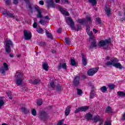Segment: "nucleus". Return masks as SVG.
Returning <instances> with one entry per match:
<instances>
[{
	"label": "nucleus",
	"mask_w": 125,
	"mask_h": 125,
	"mask_svg": "<svg viewBox=\"0 0 125 125\" xmlns=\"http://www.w3.org/2000/svg\"><path fill=\"white\" fill-rule=\"evenodd\" d=\"M105 65L106 66H113L115 68L122 70L123 65L119 62V60L116 58H110L106 57L105 59Z\"/></svg>",
	"instance_id": "nucleus-1"
},
{
	"label": "nucleus",
	"mask_w": 125,
	"mask_h": 125,
	"mask_svg": "<svg viewBox=\"0 0 125 125\" xmlns=\"http://www.w3.org/2000/svg\"><path fill=\"white\" fill-rule=\"evenodd\" d=\"M15 80L16 84L17 85H22L23 84V81H24V77H23V73L21 71H17L15 76Z\"/></svg>",
	"instance_id": "nucleus-2"
},
{
	"label": "nucleus",
	"mask_w": 125,
	"mask_h": 125,
	"mask_svg": "<svg viewBox=\"0 0 125 125\" xmlns=\"http://www.w3.org/2000/svg\"><path fill=\"white\" fill-rule=\"evenodd\" d=\"M65 20L66 21V22L68 25H70V26L71 27L72 30H75V31H79V30H81L82 29V27L81 26L77 25L75 27L74 26V21L72 20V19L70 17H66Z\"/></svg>",
	"instance_id": "nucleus-3"
},
{
	"label": "nucleus",
	"mask_w": 125,
	"mask_h": 125,
	"mask_svg": "<svg viewBox=\"0 0 125 125\" xmlns=\"http://www.w3.org/2000/svg\"><path fill=\"white\" fill-rule=\"evenodd\" d=\"M110 43H111L110 40L106 39L100 41L98 43V45L99 47H103L104 49H108Z\"/></svg>",
	"instance_id": "nucleus-4"
},
{
	"label": "nucleus",
	"mask_w": 125,
	"mask_h": 125,
	"mask_svg": "<svg viewBox=\"0 0 125 125\" xmlns=\"http://www.w3.org/2000/svg\"><path fill=\"white\" fill-rule=\"evenodd\" d=\"M5 51L7 53H9L10 52V47H12V46H13V44H12V42L8 39L5 41Z\"/></svg>",
	"instance_id": "nucleus-5"
},
{
	"label": "nucleus",
	"mask_w": 125,
	"mask_h": 125,
	"mask_svg": "<svg viewBox=\"0 0 125 125\" xmlns=\"http://www.w3.org/2000/svg\"><path fill=\"white\" fill-rule=\"evenodd\" d=\"M8 71V65L6 63H4L2 66L0 68V73L2 75H5V72Z\"/></svg>",
	"instance_id": "nucleus-6"
},
{
	"label": "nucleus",
	"mask_w": 125,
	"mask_h": 125,
	"mask_svg": "<svg viewBox=\"0 0 125 125\" xmlns=\"http://www.w3.org/2000/svg\"><path fill=\"white\" fill-rule=\"evenodd\" d=\"M99 69V67H95L90 69L87 71V74L88 76H92L93 75H95L97 73V71Z\"/></svg>",
	"instance_id": "nucleus-7"
},
{
	"label": "nucleus",
	"mask_w": 125,
	"mask_h": 125,
	"mask_svg": "<svg viewBox=\"0 0 125 125\" xmlns=\"http://www.w3.org/2000/svg\"><path fill=\"white\" fill-rule=\"evenodd\" d=\"M77 22L80 23V24H84L86 22L91 23V18H90V17H86V19H79Z\"/></svg>",
	"instance_id": "nucleus-8"
},
{
	"label": "nucleus",
	"mask_w": 125,
	"mask_h": 125,
	"mask_svg": "<svg viewBox=\"0 0 125 125\" xmlns=\"http://www.w3.org/2000/svg\"><path fill=\"white\" fill-rule=\"evenodd\" d=\"M23 34L24 40L26 41L30 40V39L32 38V33L29 31L24 30L23 31Z\"/></svg>",
	"instance_id": "nucleus-9"
},
{
	"label": "nucleus",
	"mask_w": 125,
	"mask_h": 125,
	"mask_svg": "<svg viewBox=\"0 0 125 125\" xmlns=\"http://www.w3.org/2000/svg\"><path fill=\"white\" fill-rule=\"evenodd\" d=\"M92 120L94 122V123H97L98 121L100 122V125H103V119H102L99 115L94 116Z\"/></svg>",
	"instance_id": "nucleus-10"
},
{
	"label": "nucleus",
	"mask_w": 125,
	"mask_h": 125,
	"mask_svg": "<svg viewBox=\"0 0 125 125\" xmlns=\"http://www.w3.org/2000/svg\"><path fill=\"white\" fill-rule=\"evenodd\" d=\"M87 109H88V106H82L76 109V110H75L74 113H77L79 112H85Z\"/></svg>",
	"instance_id": "nucleus-11"
},
{
	"label": "nucleus",
	"mask_w": 125,
	"mask_h": 125,
	"mask_svg": "<svg viewBox=\"0 0 125 125\" xmlns=\"http://www.w3.org/2000/svg\"><path fill=\"white\" fill-rule=\"evenodd\" d=\"M29 83L32 84H39L41 83V80L40 79H30L29 80Z\"/></svg>",
	"instance_id": "nucleus-12"
},
{
	"label": "nucleus",
	"mask_w": 125,
	"mask_h": 125,
	"mask_svg": "<svg viewBox=\"0 0 125 125\" xmlns=\"http://www.w3.org/2000/svg\"><path fill=\"white\" fill-rule=\"evenodd\" d=\"M35 9L36 11L38 12V14L37 15V17L38 18H42V10H40V7L39 6H37L35 7Z\"/></svg>",
	"instance_id": "nucleus-13"
},
{
	"label": "nucleus",
	"mask_w": 125,
	"mask_h": 125,
	"mask_svg": "<svg viewBox=\"0 0 125 125\" xmlns=\"http://www.w3.org/2000/svg\"><path fill=\"white\" fill-rule=\"evenodd\" d=\"M59 70H61V69H63V70H66L67 69V65L65 62L62 63H60L58 66Z\"/></svg>",
	"instance_id": "nucleus-14"
},
{
	"label": "nucleus",
	"mask_w": 125,
	"mask_h": 125,
	"mask_svg": "<svg viewBox=\"0 0 125 125\" xmlns=\"http://www.w3.org/2000/svg\"><path fill=\"white\" fill-rule=\"evenodd\" d=\"M86 30V32L87 33V35H88V36H89L90 37V39H94V37L93 36H92V34H93L92 31H91L89 30V27L87 26Z\"/></svg>",
	"instance_id": "nucleus-15"
},
{
	"label": "nucleus",
	"mask_w": 125,
	"mask_h": 125,
	"mask_svg": "<svg viewBox=\"0 0 125 125\" xmlns=\"http://www.w3.org/2000/svg\"><path fill=\"white\" fill-rule=\"evenodd\" d=\"M59 9L61 12H62V14H63V15H65L66 16H69V15H70L69 12L64 10V9H63L62 7H60Z\"/></svg>",
	"instance_id": "nucleus-16"
},
{
	"label": "nucleus",
	"mask_w": 125,
	"mask_h": 125,
	"mask_svg": "<svg viewBox=\"0 0 125 125\" xmlns=\"http://www.w3.org/2000/svg\"><path fill=\"white\" fill-rule=\"evenodd\" d=\"M92 41L90 46V48H94V47H96L97 46V44L96 43V40L94 39V38L92 39Z\"/></svg>",
	"instance_id": "nucleus-17"
},
{
	"label": "nucleus",
	"mask_w": 125,
	"mask_h": 125,
	"mask_svg": "<svg viewBox=\"0 0 125 125\" xmlns=\"http://www.w3.org/2000/svg\"><path fill=\"white\" fill-rule=\"evenodd\" d=\"M79 81H80V77L76 76L74 78V83L75 85H76V86H78V85H79V84L80 83Z\"/></svg>",
	"instance_id": "nucleus-18"
},
{
	"label": "nucleus",
	"mask_w": 125,
	"mask_h": 125,
	"mask_svg": "<svg viewBox=\"0 0 125 125\" xmlns=\"http://www.w3.org/2000/svg\"><path fill=\"white\" fill-rule=\"evenodd\" d=\"M48 7H54L55 5L54 3H53V0H49L47 1Z\"/></svg>",
	"instance_id": "nucleus-19"
},
{
	"label": "nucleus",
	"mask_w": 125,
	"mask_h": 125,
	"mask_svg": "<svg viewBox=\"0 0 125 125\" xmlns=\"http://www.w3.org/2000/svg\"><path fill=\"white\" fill-rule=\"evenodd\" d=\"M3 14L6 15V16H9V17H11L12 18H14V16L13 14L9 13V12L5 11L3 12Z\"/></svg>",
	"instance_id": "nucleus-20"
},
{
	"label": "nucleus",
	"mask_w": 125,
	"mask_h": 125,
	"mask_svg": "<svg viewBox=\"0 0 125 125\" xmlns=\"http://www.w3.org/2000/svg\"><path fill=\"white\" fill-rule=\"evenodd\" d=\"M42 67L45 71H48V63H47V62H45L43 63Z\"/></svg>",
	"instance_id": "nucleus-21"
},
{
	"label": "nucleus",
	"mask_w": 125,
	"mask_h": 125,
	"mask_svg": "<svg viewBox=\"0 0 125 125\" xmlns=\"http://www.w3.org/2000/svg\"><path fill=\"white\" fill-rule=\"evenodd\" d=\"M72 107V106L71 105H68L65 110V116H68L69 115V114H70V110L71 109V108Z\"/></svg>",
	"instance_id": "nucleus-22"
},
{
	"label": "nucleus",
	"mask_w": 125,
	"mask_h": 125,
	"mask_svg": "<svg viewBox=\"0 0 125 125\" xmlns=\"http://www.w3.org/2000/svg\"><path fill=\"white\" fill-rule=\"evenodd\" d=\"M85 118L87 121H91L92 120V115L90 114V113H88L85 115Z\"/></svg>",
	"instance_id": "nucleus-23"
},
{
	"label": "nucleus",
	"mask_w": 125,
	"mask_h": 125,
	"mask_svg": "<svg viewBox=\"0 0 125 125\" xmlns=\"http://www.w3.org/2000/svg\"><path fill=\"white\" fill-rule=\"evenodd\" d=\"M82 64L84 66H86V64H87L86 58H85V57L83 55L82 56Z\"/></svg>",
	"instance_id": "nucleus-24"
},
{
	"label": "nucleus",
	"mask_w": 125,
	"mask_h": 125,
	"mask_svg": "<svg viewBox=\"0 0 125 125\" xmlns=\"http://www.w3.org/2000/svg\"><path fill=\"white\" fill-rule=\"evenodd\" d=\"M6 2V4L8 5L10 3L11 0H4ZM14 3L15 4H17L18 3V0H14Z\"/></svg>",
	"instance_id": "nucleus-25"
},
{
	"label": "nucleus",
	"mask_w": 125,
	"mask_h": 125,
	"mask_svg": "<svg viewBox=\"0 0 125 125\" xmlns=\"http://www.w3.org/2000/svg\"><path fill=\"white\" fill-rule=\"evenodd\" d=\"M40 118H45L46 117V113L44 111H41L40 112Z\"/></svg>",
	"instance_id": "nucleus-26"
},
{
	"label": "nucleus",
	"mask_w": 125,
	"mask_h": 125,
	"mask_svg": "<svg viewBox=\"0 0 125 125\" xmlns=\"http://www.w3.org/2000/svg\"><path fill=\"white\" fill-rule=\"evenodd\" d=\"M106 113H110L111 114L113 113V109L110 106H107L106 108Z\"/></svg>",
	"instance_id": "nucleus-27"
},
{
	"label": "nucleus",
	"mask_w": 125,
	"mask_h": 125,
	"mask_svg": "<svg viewBox=\"0 0 125 125\" xmlns=\"http://www.w3.org/2000/svg\"><path fill=\"white\" fill-rule=\"evenodd\" d=\"M105 11L107 14V16H110V14H111V9L110 8H105Z\"/></svg>",
	"instance_id": "nucleus-28"
},
{
	"label": "nucleus",
	"mask_w": 125,
	"mask_h": 125,
	"mask_svg": "<svg viewBox=\"0 0 125 125\" xmlns=\"http://www.w3.org/2000/svg\"><path fill=\"white\" fill-rule=\"evenodd\" d=\"M89 2L90 3H91L92 5H96L97 3V1H96V0H88Z\"/></svg>",
	"instance_id": "nucleus-29"
},
{
	"label": "nucleus",
	"mask_w": 125,
	"mask_h": 125,
	"mask_svg": "<svg viewBox=\"0 0 125 125\" xmlns=\"http://www.w3.org/2000/svg\"><path fill=\"white\" fill-rule=\"evenodd\" d=\"M48 86L50 88H55V85L54 84V82H52L51 83H50L48 84Z\"/></svg>",
	"instance_id": "nucleus-30"
},
{
	"label": "nucleus",
	"mask_w": 125,
	"mask_h": 125,
	"mask_svg": "<svg viewBox=\"0 0 125 125\" xmlns=\"http://www.w3.org/2000/svg\"><path fill=\"white\" fill-rule=\"evenodd\" d=\"M101 90L102 92L105 93V92H106V91H107V87L105 86H102L101 88Z\"/></svg>",
	"instance_id": "nucleus-31"
},
{
	"label": "nucleus",
	"mask_w": 125,
	"mask_h": 125,
	"mask_svg": "<svg viewBox=\"0 0 125 125\" xmlns=\"http://www.w3.org/2000/svg\"><path fill=\"white\" fill-rule=\"evenodd\" d=\"M45 33L48 38H49L50 39H52V35L50 33H49V32L46 30V29H45Z\"/></svg>",
	"instance_id": "nucleus-32"
},
{
	"label": "nucleus",
	"mask_w": 125,
	"mask_h": 125,
	"mask_svg": "<svg viewBox=\"0 0 125 125\" xmlns=\"http://www.w3.org/2000/svg\"><path fill=\"white\" fill-rule=\"evenodd\" d=\"M21 110L23 113H24V114H28V113H29V110L25 107H22Z\"/></svg>",
	"instance_id": "nucleus-33"
},
{
	"label": "nucleus",
	"mask_w": 125,
	"mask_h": 125,
	"mask_svg": "<svg viewBox=\"0 0 125 125\" xmlns=\"http://www.w3.org/2000/svg\"><path fill=\"white\" fill-rule=\"evenodd\" d=\"M4 105V101L3 100L0 99V109H1V107H2Z\"/></svg>",
	"instance_id": "nucleus-34"
},
{
	"label": "nucleus",
	"mask_w": 125,
	"mask_h": 125,
	"mask_svg": "<svg viewBox=\"0 0 125 125\" xmlns=\"http://www.w3.org/2000/svg\"><path fill=\"white\" fill-rule=\"evenodd\" d=\"M62 89H63V88L62 87V86H61V85H58L56 86V90L57 91H60L62 90Z\"/></svg>",
	"instance_id": "nucleus-35"
},
{
	"label": "nucleus",
	"mask_w": 125,
	"mask_h": 125,
	"mask_svg": "<svg viewBox=\"0 0 125 125\" xmlns=\"http://www.w3.org/2000/svg\"><path fill=\"white\" fill-rule=\"evenodd\" d=\"M37 104V105H38V106H41V105H42V99L38 100Z\"/></svg>",
	"instance_id": "nucleus-36"
},
{
	"label": "nucleus",
	"mask_w": 125,
	"mask_h": 125,
	"mask_svg": "<svg viewBox=\"0 0 125 125\" xmlns=\"http://www.w3.org/2000/svg\"><path fill=\"white\" fill-rule=\"evenodd\" d=\"M118 94L119 96H125V92L123 91L118 92Z\"/></svg>",
	"instance_id": "nucleus-37"
},
{
	"label": "nucleus",
	"mask_w": 125,
	"mask_h": 125,
	"mask_svg": "<svg viewBox=\"0 0 125 125\" xmlns=\"http://www.w3.org/2000/svg\"><path fill=\"white\" fill-rule=\"evenodd\" d=\"M31 113L33 116L37 115V111H36V109H35V108L32 109V110H31Z\"/></svg>",
	"instance_id": "nucleus-38"
},
{
	"label": "nucleus",
	"mask_w": 125,
	"mask_h": 125,
	"mask_svg": "<svg viewBox=\"0 0 125 125\" xmlns=\"http://www.w3.org/2000/svg\"><path fill=\"white\" fill-rule=\"evenodd\" d=\"M39 22L41 23V25H44L46 23V21L44 20L41 19Z\"/></svg>",
	"instance_id": "nucleus-39"
},
{
	"label": "nucleus",
	"mask_w": 125,
	"mask_h": 125,
	"mask_svg": "<svg viewBox=\"0 0 125 125\" xmlns=\"http://www.w3.org/2000/svg\"><path fill=\"white\" fill-rule=\"evenodd\" d=\"M70 63L72 66H75L76 65V61L74 59L70 60Z\"/></svg>",
	"instance_id": "nucleus-40"
},
{
	"label": "nucleus",
	"mask_w": 125,
	"mask_h": 125,
	"mask_svg": "<svg viewBox=\"0 0 125 125\" xmlns=\"http://www.w3.org/2000/svg\"><path fill=\"white\" fill-rule=\"evenodd\" d=\"M37 32L39 34H42V33L43 32V29H42V28L40 27L39 28H38L37 29Z\"/></svg>",
	"instance_id": "nucleus-41"
},
{
	"label": "nucleus",
	"mask_w": 125,
	"mask_h": 125,
	"mask_svg": "<svg viewBox=\"0 0 125 125\" xmlns=\"http://www.w3.org/2000/svg\"><path fill=\"white\" fill-rule=\"evenodd\" d=\"M115 85L113 84H110L108 85V87L109 89H114V88H115Z\"/></svg>",
	"instance_id": "nucleus-42"
},
{
	"label": "nucleus",
	"mask_w": 125,
	"mask_h": 125,
	"mask_svg": "<svg viewBox=\"0 0 125 125\" xmlns=\"http://www.w3.org/2000/svg\"><path fill=\"white\" fill-rule=\"evenodd\" d=\"M96 24H100V23H101V20H100V18H96Z\"/></svg>",
	"instance_id": "nucleus-43"
},
{
	"label": "nucleus",
	"mask_w": 125,
	"mask_h": 125,
	"mask_svg": "<svg viewBox=\"0 0 125 125\" xmlns=\"http://www.w3.org/2000/svg\"><path fill=\"white\" fill-rule=\"evenodd\" d=\"M94 96H95V93H94V92H91L90 95V98L92 99V98H93Z\"/></svg>",
	"instance_id": "nucleus-44"
},
{
	"label": "nucleus",
	"mask_w": 125,
	"mask_h": 125,
	"mask_svg": "<svg viewBox=\"0 0 125 125\" xmlns=\"http://www.w3.org/2000/svg\"><path fill=\"white\" fill-rule=\"evenodd\" d=\"M77 94L78 95H81L83 91H82L81 89H77Z\"/></svg>",
	"instance_id": "nucleus-45"
},
{
	"label": "nucleus",
	"mask_w": 125,
	"mask_h": 125,
	"mask_svg": "<svg viewBox=\"0 0 125 125\" xmlns=\"http://www.w3.org/2000/svg\"><path fill=\"white\" fill-rule=\"evenodd\" d=\"M64 42L66 44H69V43H70V40H69L68 38H65L64 40Z\"/></svg>",
	"instance_id": "nucleus-46"
},
{
	"label": "nucleus",
	"mask_w": 125,
	"mask_h": 125,
	"mask_svg": "<svg viewBox=\"0 0 125 125\" xmlns=\"http://www.w3.org/2000/svg\"><path fill=\"white\" fill-rule=\"evenodd\" d=\"M63 122H64V120H63L59 121L58 122L57 125H63Z\"/></svg>",
	"instance_id": "nucleus-47"
},
{
	"label": "nucleus",
	"mask_w": 125,
	"mask_h": 125,
	"mask_svg": "<svg viewBox=\"0 0 125 125\" xmlns=\"http://www.w3.org/2000/svg\"><path fill=\"white\" fill-rule=\"evenodd\" d=\"M104 125H111V122L108 121V120L104 123Z\"/></svg>",
	"instance_id": "nucleus-48"
},
{
	"label": "nucleus",
	"mask_w": 125,
	"mask_h": 125,
	"mask_svg": "<svg viewBox=\"0 0 125 125\" xmlns=\"http://www.w3.org/2000/svg\"><path fill=\"white\" fill-rule=\"evenodd\" d=\"M62 3H69V1L68 0H61Z\"/></svg>",
	"instance_id": "nucleus-49"
},
{
	"label": "nucleus",
	"mask_w": 125,
	"mask_h": 125,
	"mask_svg": "<svg viewBox=\"0 0 125 125\" xmlns=\"http://www.w3.org/2000/svg\"><path fill=\"white\" fill-rule=\"evenodd\" d=\"M7 95H8L9 98H10V99H12V97L11 96V92L7 93Z\"/></svg>",
	"instance_id": "nucleus-50"
},
{
	"label": "nucleus",
	"mask_w": 125,
	"mask_h": 125,
	"mask_svg": "<svg viewBox=\"0 0 125 125\" xmlns=\"http://www.w3.org/2000/svg\"><path fill=\"white\" fill-rule=\"evenodd\" d=\"M33 28H37L38 27V24H37V22H34L33 25Z\"/></svg>",
	"instance_id": "nucleus-51"
},
{
	"label": "nucleus",
	"mask_w": 125,
	"mask_h": 125,
	"mask_svg": "<svg viewBox=\"0 0 125 125\" xmlns=\"http://www.w3.org/2000/svg\"><path fill=\"white\" fill-rule=\"evenodd\" d=\"M44 3L43 1L42 0H40L39 1V4H41V5H43Z\"/></svg>",
	"instance_id": "nucleus-52"
},
{
	"label": "nucleus",
	"mask_w": 125,
	"mask_h": 125,
	"mask_svg": "<svg viewBox=\"0 0 125 125\" xmlns=\"http://www.w3.org/2000/svg\"><path fill=\"white\" fill-rule=\"evenodd\" d=\"M44 19H45V20H50L49 17L48 16L44 17Z\"/></svg>",
	"instance_id": "nucleus-53"
},
{
	"label": "nucleus",
	"mask_w": 125,
	"mask_h": 125,
	"mask_svg": "<svg viewBox=\"0 0 125 125\" xmlns=\"http://www.w3.org/2000/svg\"><path fill=\"white\" fill-rule=\"evenodd\" d=\"M57 32H58V33H61V32H62V28H59Z\"/></svg>",
	"instance_id": "nucleus-54"
},
{
	"label": "nucleus",
	"mask_w": 125,
	"mask_h": 125,
	"mask_svg": "<svg viewBox=\"0 0 125 125\" xmlns=\"http://www.w3.org/2000/svg\"><path fill=\"white\" fill-rule=\"evenodd\" d=\"M93 32H94V34H97V32H98V31L95 29H94L93 30Z\"/></svg>",
	"instance_id": "nucleus-55"
},
{
	"label": "nucleus",
	"mask_w": 125,
	"mask_h": 125,
	"mask_svg": "<svg viewBox=\"0 0 125 125\" xmlns=\"http://www.w3.org/2000/svg\"><path fill=\"white\" fill-rule=\"evenodd\" d=\"M122 119V120H123V121H125V113L123 114Z\"/></svg>",
	"instance_id": "nucleus-56"
},
{
	"label": "nucleus",
	"mask_w": 125,
	"mask_h": 125,
	"mask_svg": "<svg viewBox=\"0 0 125 125\" xmlns=\"http://www.w3.org/2000/svg\"><path fill=\"white\" fill-rule=\"evenodd\" d=\"M59 1H60V0H55V2H56L57 3H58Z\"/></svg>",
	"instance_id": "nucleus-57"
},
{
	"label": "nucleus",
	"mask_w": 125,
	"mask_h": 125,
	"mask_svg": "<svg viewBox=\"0 0 125 125\" xmlns=\"http://www.w3.org/2000/svg\"><path fill=\"white\" fill-rule=\"evenodd\" d=\"M42 44H41V45H45V42H42Z\"/></svg>",
	"instance_id": "nucleus-58"
},
{
	"label": "nucleus",
	"mask_w": 125,
	"mask_h": 125,
	"mask_svg": "<svg viewBox=\"0 0 125 125\" xmlns=\"http://www.w3.org/2000/svg\"><path fill=\"white\" fill-rule=\"evenodd\" d=\"M10 57H13V55L12 54H10Z\"/></svg>",
	"instance_id": "nucleus-59"
},
{
	"label": "nucleus",
	"mask_w": 125,
	"mask_h": 125,
	"mask_svg": "<svg viewBox=\"0 0 125 125\" xmlns=\"http://www.w3.org/2000/svg\"><path fill=\"white\" fill-rule=\"evenodd\" d=\"M20 56H21V55L20 54H19L17 55V57H20Z\"/></svg>",
	"instance_id": "nucleus-60"
},
{
	"label": "nucleus",
	"mask_w": 125,
	"mask_h": 125,
	"mask_svg": "<svg viewBox=\"0 0 125 125\" xmlns=\"http://www.w3.org/2000/svg\"><path fill=\"white\" fill-rule=\"evenodd\" d=\"M2 125H7V124H5V123H3V124H2Z\"/></svg>",
	"instance_id": "nucleus-61"
},
{
	"label": "nucleus",
	"mask_w": 125,
	"mask_h": 125,
	"mask_svg": "<svg viewBox=\"0 0 125 125\" xmlns=\"http://www.w3.org/2000/svg\"><path fill=\"white\" fill-rule=\"evenodd\" d=\"M52 52V53H55L56 52L55 51H53Z\"/></svg>",
	"instance_id": "nucleus-62"
},
{
	"label": "nucleus",
	"mask_w": 125,
	"mask_h": 125,
	"mask_svg": "<svg viewBox=\"0 0 125 125\" xmlns=\"http://www.w3.org/2000/svg\"><path fill=\"white\" fill-rule=\"evenodd\" d=\"M95 10H97V8H95Z\"/></svg>",
	"instance_id": "nucleus-63"
},
{
	"label": "nucleus",
	"mask_w": 125,
	"mask_h": 125,
	"mask_svg": "<svg viewBox=\"0 0 125 125\" xmlns=\"http://www.w3.org/2000/svg\"><path fill=\"white\" fill-rule=\"evenodd\" d=\"M34 21L35 22V21L37 20V19H34Z\"/></svg>",
	"instance_id": "nucleus-64"
}]
</instances>
